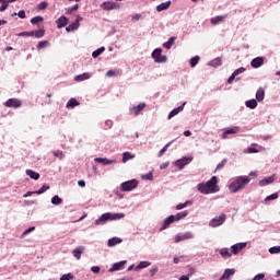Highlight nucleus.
<instances>
[{
    "label": "nucleus",
    "mask_w": 280,
    "mask_h": 280,
    "mask_svg": "<svg viewBox=\"0 0 280 280\" xmlns=\"http://www.w3.org/2000/svg\"><path fill=\"white\" fill-rule=\"evenodd\" d=\"M266 97V91L264 88H259L256 92V101L261 102Z\"/></svg>",
    "instance_id": "obj_28"
},
{
    "label": "nucleus",
    "mask_w": 280,
    "mask_h": 280,
    "mask_svg": "<svg viewBox=\"0 0 280 280\" xmlns=\"http://www.w3.org/2000/svg\"><path fill=\"white\" fill-rule=\"evenodd\" d=\"M45 47H49V43L47 40H42L37 44V49H45Z\"/></svg>",
    "instance_id": "obj_50"
},
{
    "label": "nucleus",
    "mask_w": 280,
    "mask_h": 280,
    "mask_svg": "<svg viewBox=\"0 0 280 280\" xmlns=\"http://www.w3.org/2000/svg\"><path fill=\"white\" fill-rule=\"evenodd\" d=\"M4 106L7 108H20L21 106V101L18 98H9L5 103Z\"/></svg>",
    "instance_id": "obj_9"
},
{
    "label": "nucleus",
    "mask_w": 280,
    "mask_h": 280,
    "mask_svg": "<svg viewBox=\"0 0 280 280\" xmlns=\"http://www.w3.org/2000/svg\"><path fill=\"white\" fill-rule=\"evenodd\" d=\"M141 178L142 180H153L154 175L152 174V172H149L148 174L142 175Z\"/></svg>",
    "instance_id": "obj_49"
},
{
    "label": "nucleus",
    "mask_w": 280,
    "mask_h": 280,
    "mask_svg": "<svg viewBox=\"0 0 280 280\" xmlns=\"http://www.w3.org/2000/svg\"><path fill=\"white\" fill-rule=\"evenodd\" d=\"M238 132H240V127L224 129L222 133V139H229V135H237Z\"/></svg>",
    "instance_id": "obj_12"
},
{
    "label": "nucleus",
    "mask_w": 280,
    "mask_h": 280,
    "mask_svg": "<svg viewBox=\"0 0 280 280\" xmlns=\"http://www.w3.org/2000/svg\"><path fill=\"white\" fill-rule=\"evenodd\" d=\"M167 148H170V143H167L163 149L160 150L159 156H163L167 152Z\"/></svg>",
    "instance_id": "obj_56"
},
{
    "label": "nucleus",
    "mask_w": 280,
    "mask_h": 280,
    "mask_svg": "<svg viewBox=\"0 0 280 280\" xmlns=\"http://www.w3.org/2000/svg\"><path fill=\"white\" fill-rule=\"evenodd\" d=\"M187 215H189V211L185 210L177 214H173V220H175V222H180V220H185Z\"/></svg>",
    "instance_id": "obj_20"
},
{
    "label": "nucleus",
    "mask_w": 280,
    "mask_h": 280,
    "mask_svg": "<svg viewBox=\"0 0 280 280\" xmlns=\"http://www.w3.org/2000/svg\"><path fill=\"white\" fill-rule=\"evenodd\" d=\"M179 280H189V276L184 275V276L179 277Z\"/></svg>",
    "instance_id": "obj_64"
},
{
    "label": "nucleus",
    "mask_w": 280,
    "mask_h": 280,
    "mask_svg": "<svg viewBox=\"0 0 280 280\" xmlns=\"http://www.w3.org/2000/svg\"><path fill=\"white\" fill-rule=\"evenodd\" d=\"M47 2H40L39 4H38V10H46V8H47Z\"/></svg>",
    "instance_id": "obj_59"
},
{
    "label": "nucleus",
    "mask_w": 280,
    "mask_h": 280,
    "mask_svg": "<svg viewBox=\"0 0 280 280\" xmlns=\"http://www.w3.org/2000/svg\"><path fill=\"white\" fill-rule=\"evenodd\" d=\"M44 19L40 15H37L31 20L32 25H38V23H43Z\"/></svg>",
    "instance_id": "obj_43"
},
{
    "label": "nucleus",
    "mask_w": 280,
    "mask_h": 280,
    "mask_svg": "<svg viewBox=\"0 0 280 280\" xmlns=\"http://www.w3.org/2000/svg\"><path fill=\"white\" fill-rule=\"evenodd\" d=\"M106 51L105 47H101L92 52V58H98V56H102Z\"/></svg>",
    "instance_id": "obj_41"
},
{
    "label": "nucleus",
    "mask_w": 280,
    "mask_h": 280,
    "mask_svg": "<svg viewBox=\"0 0 280 280\" xmlns=\"http://www.w3.org/2000/svg\"><path fill=\"white\" fill-rule=\"evenodd\" d=\"M249 183V176L241 175L230 179L228 188L230 194H237L240 191H243V189H246Z\"/></svg>",
    "instance_id": "obj_1"
},
{
    "label": "nucleus",
    "mask_w": 280,
    "mask_h": 280,
    "mask_svg": "<svg viewBox=\"0 0 280 280\" xmlns=\"http://www.w3.org/2000/svg\"><path fill=\"white\" fill-rule=\"evenodd\" d=\"M71 279H73L72 273H65V275H62V276L60 277L59 280H71Z\"/></svg>",
    "instance_id": "obj_53"
},
{
    "label": "nucleus",
    "mask_w": 280,
    "mask_h": 280,
    "mask_svg": "<svg viewBox=\"0 0 280 280\" xmlns=\"http://www.w3.org/2000/svg\"><path fill=\"white\" fill-rule=\"evenodd\" d=\"M137 187H139V180H127L120 184V191H132V189H137Z\"/></svg>",
    "instance_id": "obj_5"
},
{
    "label": "nucleus",
    "mask_w": 280,
    "mask_h": 280,
    "mask_svg": "<svg viewBox=\"0 0 280 280\" xmlns=\"http://www.w3.org/2000/svg\"><path fill=\"white\" fill-rule=\"evenodd\" d=\"M245 106L247 108H250L252 110H255V108H257V100L253 98V100L246 101Z\"/></svg>",
    "instance_id": "obj_33"
},
{
    "label": "nucleus",
    "mask_w": 280,
    "mask_h": 280,
    "mask_svg": "<svg viewBox=\"0 0 280 280\" xmlns=\"http://www.w3.org/2000/svg\"><path fill=\"white\" fill-rule=\"evenodd\" d=\"M91 271L97 273V272H100V267L98 266H93L91 268Z\"/></svg>",
    "instance_id": "obj_63"
},
{
    "label": "nucleus",
    "mask_w": 280,
    "mask_h": 280,
    "mask_svg": "<svg viewBox=\"0 0 280 280\" xmlns=\"http://www.w3.org/2000/svg\"><path fill=\"white\" fill-rule=\"evenodd\" d=\"M126 218V213L120 212H107L103 213L97 220L94 221L95 226H102L106 224V222H117V220H124Z\"/></svg>",
    "instance_id": "obj_3"
},
{
    "label": "nucleus",
    "mask_w": 280,
    "mask_h": 280,
    "mask_svg": "<svg viewBox=\"0 0 280 280\" xmlns=\"http://www.w3.org/2000/svg\"><path fill=\"white\" fill-rule=\"evenodd\" d=\"M49 189V185H43L37 191H35V194H37V196H40V194H45V191H47Z\"/></svg>",
    "instance_id": "obj_47"
},
{
    "label": "nucleus",
    "mask_w": 280,
    "mask_h": 280,
    "mask_svg": "<svg viewBox=\"0 0 280 280\" xmlns=\"http://www.w3.org/2000/svg\"><path fill=\"white\" fill-rule=\"evenodd\" d=\"M75 106H80V103L75 98H70L67 103V108H75Z\"/></svg>",
    "instance_id": "obj_37"
},
{
    "label": "nucleus",
    "mask_w": 280,
    "mask_h": 280,
    "mask_svg": "<svg viewBox=\"0 0 280 280\" xmlns=\"http://www.w3.org/2000/svg\"><path fill=\"white\" fill-rule=\"evenodd\" d=\"M235 75L232 73L231 77L228 79V84H233V81L235 80Z\"/></svg>",
    "instance_id": "obj_61"
},
{
    "label": "nucleus",
    "mask_w": 280,
    "mask_h": 280,
    "mask_svg": "<svg viewBox=\"0 0 280 280\" xmlns=\"http://www.w3.org/2000/svg\"><path fill=\"white\" fill-rule=\"evenodd\" d=\"M126 266V260H121L118 261L116 264H114L110 268H109V272H115L117 270H124V267Z\"/></svg>",
    "instance_id": "obj_18"
},
{
    "label": "nucleus",
    "mask_w": 280,
    "mask_h": 280,
    "mask_svg": "<svg viewBox=\"0 0 280 280\" xmlns=\"http://www.w3.org/2000/svg\"><path fill=\"white\" fill-rule=\"evenodd\" d=\"M174 222H176V221L174 220V214H171L168 218H166V219L164 220V222L162 223V226H161L160 231H165V229H168V226H170L171 224H174Z\"/></svg>",
    "instance_id": "obj_16"
},
{
    "label": "nucleus",
    "mask_w": 280,
    "mask_h": 280,
    "mask_svg": "<svg viewBox=\"0 0 280 280\" xmlns=\"http://www.w3.org/2000/svg\"><path fill=\"white\" fill-rule=\"evenodd\" d=\"M277 198H279V194L273 192L265 198V202H270V200H277Z\"/></svg>",
    "instance_id": "obj_45"
},
{
    "label": "nucleus",
    "mask_w": 280,
    "mask_h": 280,
    "mask_svg": "<svg viewBox=\"0 0 280 280\" xmlns=\"http://www.w3.org/2000/svg\"><path fill=\"white\" fill-rule=\"evenodd\" d=\"M189 205H194V202L191 200H187L184 203H178L176 206V210L182 211V209H186V207H189Z\"/></svg>",
    "instance_id": "obj_38"
},
{
    "label": "nucleus",
    "mask_w": 280,
    "mask_h": 280,
    "mask_svg": "<svg viewBox=\"0 0 280 280\" xmlns=\"http://www.w3.org/2000/svg\"><path fill=\"white\" fill-rule=\"evenodd\" d=\"M31 34H33L35 38H43V36H45V30L40 28L38 31H31Z\"/></svg>",
    "instance_id": "obj_39"
},
{
    "label": "nucleus",
    "mask_w": 280,
    "mask_h": 280,
    "mask_svg": "<svg viewBox=\"0 0 280 280\" xmlns=\"http://www.w3.org/2000/svg\"><path fill=\"white\" fill-rule=\"evenodd\" d=\"M78 27H80V23L74 21L66 27V32H75Z\"/></svg>",
    "instance_id": "obj_32"
},
{
    "label": "nucleus",
    "mask_w": 280,
    "mask_h": 280,
    "mask_svg": "<svg viewBox=\"0 0 280 280\" xmlns=\"http://www.w3.org/2000/svg\"><path fill=\"white\" fill-rule=\"evenodd\" d=\"M185 104H187V103H183L180 106L171 110L170 114L167 115V119H172L173 117H176V115H178V113H183V110L185 108Z\"/></svg>",
    "instance_id": "obj_15"
},
{
    "label": "nucleus",
    "mask_w": 280,
    "mask_h": 280,
    "mask_svg": "<svg viewBox=\"0 0 280 280\" xmlns=\"http://www.w3.org/2000/svg\"><path fill=\"white\" fill-rule=\"evenodd\" d=\"M264 65V57H256L250 61L253 69H259Z\"/></svg>",
    "instance_id": "obj_17"
},
{
    "label": "nucleus",
    "mask_w": 280,
    "mask_h": 280,
    "mask_svg": "<svg viewBox=\"0 0 280 280\" xmlns=\"http://www.w3.org/2000/svg\"><path fill=\"white\" fill-rule=\"evenodd\" d=\"M172 5V1L162 2L161 4L156 5V12H163L167 10Z\"/></svg>",
    "instance_id": "obj_25"
},
{
    "label": "nucleus",
    "mask_w": 280,
    "mask_h": 280,
    "mask_svg": "<svg viewBox=\"0 0 280 280\" xmlns=\"http://www.w3.org/2000/svg\"><path fill=\"white\" fill-rule=\"evenodd\" d=\"M175 40H176V37H174V36L168 38V40L163 44V47L165 49H172V46L174 45Z\"/></svg>",
    "instance_id": "obj_36"
},
{
    "label": "nucleus",
    "mask_w": 280,
    "mask_h": 280,
    "mask_svg": "<svg viewBox=\"0 0 280 280\" xmlns=\"http://www.w3.org/2000/svg\"><path fill=\"white\" fill-rule=\"evenodd\" d=\"M52 154L57 159H60V161H62V159H65V153L62 151H54Z\"/></svg>",
    "instance_id": "obj_51"
},
{
    "label": "nucleus",
    "mask_w": 280,
    "mask_h": 280,
    "mask_svg": "<svg viewBox=\"0 0 280 280\" xmlns=\"http://www.w3.org/2000/svg\"><path fill=\"white\" fill-rule=\"evenodd\" d=\"M122 240L119 238V237H113V238H109L107 241V246H109V248H113V246H117V244H121Z\"/></svg>",
    "instance_id": "obj_29"
},
{
    "label": "nucleus",
    "mask_w": 280,
    "mask_h": 280,
    "mask_svg": "<svg viewBox=\"0 0 280 280\" xmlns=\"http://www.w3.org/2000/svg\"><path fill=\"white\" fill-rule=\"evenodd\" d=\"M143 108H145V103H140L137 106H132L129 108V113L131 115H135L136 117L139 116V114L141 113V110H143Z\"/></svg>",
    "instance_id": "obj_11"
},
{
    "label": "nucleus",
    "mask_w": 280,
    "mask_h": 280,
    "mask_svg": "<svg viewBox=\"0 0 280 280\" xmlns=\"http://www.w3.org/2000/svg\"><path fill=\"white\" fill-rule=\"evenodd\" d=\"M197 189L205 196L209 194H218V191H220V186H218V177L212 176L210 180L198 184Z\"/></svg>",
    "instance_id": "obj_2"
},
{
    "label": "nucleus",
    "mask_w": 280,
    "mask_h": 280,
    "mask_svg": "<svg viewBox=\"0 0 280 280\" xmlns=\"http://www.w3.org/2000/svg\"><path fill=\"white\" fill-rule=\"evenodd\" d=\"M18 36H20V37H30V36H34V33H32V32H22V33H19Z\"/></svg>",
    "instance_id": "obj_54"
},
{
    "label": "nucleus",
    "mask_w": 280,
    "mask_h": 280,
    "mask_svg": "<svg viewBox=\"0 0 280 280\" xmlns=\"http://www.w3.org/2000/svg\"><path fill=\"white\" fill-rule=\"evenodd\" d=\"M51 205L58 206V205H62V199L58 197V195H55L51 198Z\"/></svg>",
    "instance_id": "obj_44"
},
{
    "label": "nucleus",
    "mask_w": 280,
    "mask_h": 280,
    "mask_svg": "<svg viewBox=\"0 0 280 280\" xmlns=\"http://www.w3.org/2000/svg\"><path fill=\"white\" fill-rule=\"evenodd\" d=\"M194 233L191 232H185V233H180L177 234L175 236V244H178V242H185V240H194Z\"/></svg>",
    "instance_id": "obj_8"
},
{
    "label": "nucleus",
    "mask_w": 280,
    "mask_h": 280,
    "mask_svg": "<svg viewBox=\"0 0 280 280\" xmlns=\"http://www.w3.org/2000/svg\"><path fill=\"white\" fill-rule=\"evenodd\" d=\"M221 257H223V259H229V257H232V250H229V248L223 247L219 250Z\"/></svg>",
    "instance_id": "obj_27"
},
{
    "label": "nucleus",
    "mask_w": 280,
    "mask_h": 280,
    "mask_svg": "<svg viewBox=\"0 0 280 280\" xmlns=\"http://www.w3.org/2000/svg\"><path fill=\"white\" fill-rule=\"evenodd\" d=\"M18 16L20 18V19H25V10H20L19 12H18Z\"/></svg>",
    "instance_id": "obj_60"
},
{
    "label": "nucleus",
    "mask_w": 280,
    "mask_h": 280,
    "mask_svg": "<svg viewBox=\"0 0 280 280\" xmlns=\"http://www.w3.org/2000/svg\"><path fill=\"white\" fill-rule=\"evenodd\" d=\"M162 54H163V49H161V48H155L152 51L151 57L153 58L154 62H158V63L167 62V56L162 55Z\"/></svg>",
    "instance_id": "obj_4"
},
{
    "label": "nucleus",
    "mask_w": 280,
    "mask_h": 280,
    "mask_svg": "<svg viewBox=\"0 0 280 280\" xmlns=\"http://www.w3.org/2000/svg\"><path fill=\"white\" fill-rule=\"evenodd\" d=\"M78 8H79V5L74 4L73 7L66 9V14H71L72 12H75V10H78Z\"/></svg>",
    "instance_id": "obj_52"
},
{
    "label": "nucleus",
    "mask_w": 280,
    "mask_h": 280,
    "mask_svg": "<svg viewBox=\"0 0 280 280\" xmlns=\"http://www.w3.org/2000/svg\"><path fill=\"white\" fill-rule=\"evenodd\" d=\"M245 247H246V243H236L231 246L232 254L240 255V252L244 250Z\"/></svg>",
    "instance_id": "obj_13"
},
{
    "label": "nucleus",
    "mask_w": 280,
    "mask_h": 280,
    "mask_svg": "<svg viewBox=\"0 0 280 280\" xmlns=\"http://www.w3.org/2000/svg\"><path fill=\"white\" fill-rule=\"evenodd\" d=\"M235 275V269H225L220 280H229Z\"/></svg>",
    "instance_id": "obj_23"
},
{
    "label": "nucleus",
    "mask_w": 280,
    "mask_h": 280,
    "mask_svg": "<svg viewBox=\"0 0 280 280\" xmlns=\"http://www.w3.org/2000/svg\"><path fill=\"white\" fill-rule=\"evenodd\" d=\"M82 253H84V246L74 248L72 255L75 259L80 260L82 258Z\"/></svg>",
    "instance_id": "obj_22"
},
{
    "label": "nucleus",
    "mask_w": 280,
    "mask_h": 280,
    "mask_svg": "<svg viewBox=\"0 0 280 280\" xmlns=\"http://www.w3.org/2000/svg\"><path fill=\"white\" fill-rule=\"evenodd\" d=\"M152 266V262L148 260L140 261L138 266H136L135 270H143V268H148Z\"/></svg>",
    "instance_id": "obj_31"
},
{
    "label": "nucleus",
    "mask_w": 280,
    "mask_h": 280,
    "mask_svg": "<svg viewBox=\"0 0 280 280\" xmlns=\"http://www.w3.org/2000/svg\"><path fill=\"white\" fill-rule=\"evenodd\" d=\"M257 152H260V150L256 149L255 144H252L250 147L244 150L245 154H257Z\"/></svg>",
    "instance_id": "obj_35"
},
{
    "label": "nucleus",
    "mask_w": 280,
    "mask_h": 280,
    "mask_svg": "<svg viewBox=\"0 0 280 280\" xmlns=\"http://www.w3.org/2000/svg\"><path fill=\"white\" fill-rule=\"evenodd\" d=\"M1 7L0 12H5L10 5L9 0H0Z\"/></svg>",
    "instance_id": "obj_42"
},
{
    "label": "nucleus",
    "mask_w": 280,
    "mask_h": 280,
    "mask_svg": "<svg viewBox=\"0 0 280 280\" xmlns=\"http://www.w3.org/2000/svg\"><path fill=\"white\" fill-rule=\"evenodd\" d=\"M25 173H26V176H30V178H32L33 180H38V178H40V174H38L33 170H26Z\"/></svg>",
    "instance_id": "obj_30"
},
{
    "label": "nucleus",
    "mask_w": 280,
    "mask_h": 280,
    "mask_svg": "<svg viewBox=\"0 0 280 280\" xmlns=\"http://www.w3.org/2000/svg\"><path fill=\"white\" fill-rule=\"evenodd\" d=\"M140 19H141V14L140 13H136L135 15H132L131 21H133V23H135L137 21H140Z\"/></svg>",
    "instance_id": "obj_58"
},
{
    "label": "nucleus",
    "mask_w": 280,
    "mask_h": 280,
    "mask_svg": "<svg viewBox=\"0 0 280 280\" xmlns=\"http://www.w3.org/2000/svg\"><path fill=\"white\" fill-rule=\"evenodd\" d=\"M57 27L58 30H62V27H65L68 23H69V19H67V16L61 15L57 21Z\"/></svg>",
    "instance_id": "obj_19"
},
{
    "label": "nucleus",
    "mask_w": 280,
    "mask_h": 280,
    "mask_svg": "<svg viewBox=\"0 0 280 280\" xmlns=\"http://www.w3.org/2000/svg\"><path fill=\"white\" fill-rule=\"evenodd\" d=\"M208 65H209V67H214V68L222 67V59L215 58L212 61H210Z\"/></svg>",
    "instance_id": "obj_40"
},
{
    "label": "nucleus",
    "mask_w": 280,
    "mask_h": 280,
    "mask_svg": "<svg viewBox=\"0 0 280 280\" xmlns=\"http://www.w3.org/2000/svg\"><path fill=\"white\" fill-rule=\"evenodd\" d=\"M33 231H36V228L35 226H32V228H28L27 230H25L23 232V235H30V233H32Z\"/></svg>",
    "instance_id": "obj_57"
},
{
    "label": "nucleus",
    "mask_w": 280,
    "mask_h": 280,
    "mask_svg": "<svg viewBox=\"0 0 280 280\" xmlns=\"http://www.w3.org/2000/svg\"><path fill=\"white\" fill-rule=\"evenodd\" d=\"M198 62H200V56H195L190 59V67L194 68L196 67V65H198Z\"/></svg>",
    "instance_id": "obj_46"
},
{
    "label": "nucleus",
    "mask_w": 280,
    "mask_h": 280,
    "mask_svg": "<svg viewBox=\"0 0 280 280\" xmlns=\"http://www.w3.org/2000/svg\"><path fill=\"white\" fill-rule=\"evenodd\" d=\"M224 222H226V214L221 213L219 217H214L209 222V226H211L212 229H215L218 226H222V224H224Z\"/></svg>",
    "instance_id": "obj_6"
},
{
    "label": "nucleus",
    "mask_w": 280,
    "mask_h": 280,
    "mask_svg": "<svg viewBox=\"0 0 280 280\" xmlns=\"http://www.w3.org/2000/svg\"><path fill=\"white\" fill-rule=\"evenodd\" d=\"M135 154L131 152H125L122 154V163H128V161H132V159H135Z\"/></svg>",
    "instance_id": "obj_34"
},
{
    "label": "nucleus",
    "mask_w": 280,
    "mask_h": 280,
    "mask_svg": "<svg viewBox=\"0 0 280 280\" xmlns=\"http://www.w3.org/2000/svg\"><path fill=\"white\" fill-rule=\"evenodd\" d=\"M113 75H115V71L108 70V71L106 72V77H107V78H113Z\"/></svg>",
    "instance_id": "obj_62"
},
{
    "label": "nucleus",
    "mask_w": 280,
    "mask_h": 280,
    "mask_svg": "<svg viewBox=\"0 0 280 280\" xmlns=\"http://www.w3.org/2000/svg\"><path fill=\"white\" fill-rule=\"evenodd\" d=\"M90 78H91V73L85 72V73L75 75L74 77V82H84V80H90Z\"/></svg>",
    "instance_id": "obj_26"
},
{
    "label": "nucleus",
    "mask_w": 280,
    "mask_h": 280,
    "mask_svg": "<svg viewBox=\"0 0 280 280\" xmlns=\"http://www.w3.org/2000/svg\"><path fill=\"white\" fill-rule=\"evenodd\" d=\"M244 71H246V68L241 67V68L236 69V70L233 72V74H234L235 77H237V75H240V73H244Z\"/></svg>",
    "instance_id": "obj_55"
},
{
    "label": "nucleus",
    "mask_w": 280,
    "mask_h": 280,
    "mask_svg": "<svg viewBox=\"0 0 280 280\" xmlns=\"http://www.w3.org/2000/svg\"><path fill=\"white\" fill-rule=\"evenodd\" d=\"M226 19V15H218L214 18H211L210 22L212 25H220V23H223Z\"/></svg>",
    "instance_id": "obj_24"
},
{
    "label": "nucleus",
    "mask_w": 280,
    "mask_h": 280,
    "mask_svg": "<svg viewBox=\"0 0 280 280\" xmlns=\"http://www.w3.org/2000/svg\"><path fill=\"white\" fill-rule=\"evenodd\" d=\"M275 180H277V175H276V174H273V175H271V176H269V177H266V178L261 179V180L259 182V186H260V187H266V185H272V183H273Z\"/></svg>",
    "instance_id": "obj_14"
},
{
    "label": "nucleus",
    "mask_w": 280,
    "mask_h": 280,
    "mask_svg": "<svg viewBox=\"0 0 280 280\" xmlns=\"http://www.w3.org/2000/svg\"><path fill=\"white\" fill-rule=\"evenodd\" d=\"M270 255H279L280 253V246H273L269 248Z\"/></svg>",
    "instance_id": "obj_48"
},
{
    "label": "nucleus",
    "mask_w": 280,
    "mask_h": 280,
    "mask_svg": "<svg viewBox=\"0 0 280 280\" xmlns=\"http://www.w3.org/2000/svg\"><path fill=\"white\" fill-rule=\"evenodd\" d=\"M191 161H194V158H183L179 159L175 162L176 167H179V170H183V167H185V165H189V163H191Z\"/></svg>",
    "instance_id": "obj_10"
},
{
    "label": "nucleus",
    "mask_w": 280,
    "mask_h": 280,
    "mask_svg": "<svg viewBox=\"0 0 280 280\" xmlns=\"http://www.w3.org/2000/svg\"><path fill=\"white\" fill-rule=\"evenodd\" d=\"M95 163H100L101 165H110L113 163H116L115 160H108L106 158H96L94 159Z\"/></svg>",
    "instance_id": "obj_21"
},
{
    "label": "nucleus",
    "mask_w": 280,
    "mask_h": 280,
    "mask_svg": "<svg viewBox=\"0 0 280 280\" xmlns=\"http://www.w3.org/2000/svg\"><path fill=\"white\" fill-rule=\"evenodd\" d=\"M102 10L110 11V10H119L121 5L114 1H106L101 4Z\"/></svg>",
    "instance_id": "obj_7"
}]
</instances>
